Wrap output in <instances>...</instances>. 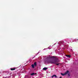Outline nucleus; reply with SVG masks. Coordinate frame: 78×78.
Masks as SVG:
<instances>
[{
    "mask_svg": "<svg viewBox=\"0 0 78 78\" xmlns=\"http://www.w3.org/2000/svg\"><path fill=\"white\" fill-rule=\"evenodd\" d=\"M15 70V68H14L13 69L12 68L11 69V70Z\"/></svg>",
    "mask_w": 78,
    "mask_h": 78,
    "instance_id": "nucleus-10",
    "label": "nucleus"
},
{
    "mask_svg": "<svg viewBox=\"0 0 78 78\" xmlns=\"http://www.w3.org/2000/svg\"><path fill=\"white\" fill-rule=\"evenodd\" d=\"M44 58L46 59H49L50 57H48V56H44Z\"/></svg>",
    "mask_w": 78,
    "mask_h": 78,
    "instance_id": "nucleus-3",
    "label": "nucleus"
},
{
    "mask_svg": "<svg viewBox=\"0 0 78 78\" xmlns=\"http://www.w3.org/2000/svg\"><path fill=\"white\" fill-rule=\"evenodd\" d=\"M34 65H32V68H34Z\"/></svg>",
    "mask_w": 78,
    "mask_h": 78,
    "instance_id": "nucleus-9",
    "label": "nucleus"
},
{
    "mask_svg": "<svg viewBox=\"0 0 78 78\" xmlns=\"http://www.w3.org/2000/svg\"><path fill=\"white\" fill-rule=\"evenodd\" d=\"M34 66L35 67H36V66H37V63L36 62H35L34 63Z\"/></svg>",
    "mask_w": 78,
    "mask_h": 78,
    "instance_id": "nucleus-7",
    "label": "nucleus"
},
{
    "mask_svg": "<svg viewBox=\"0 0 78 78\" xmlns=\"http://www.w3.org/2000/svg\"><path fill=\"white\" fill-rule=\"evenodd\" d=\"M43 70H45L47 69V68H43Z\"/></svg>",
    "mask_w": 78,
    "mask_h": 78,
    "instance_id": "nucleus-8",
    "label": "nucleus"
},
{
    "mask_svg": "<svg viewBox=\"0 0 78 78\" xmlns=\"http://www.w3.org/2000/svg\"><path fill=\"white\" fill-rule=\"evenodd\" d=\"M51 58L53 59V60H49L48 61L47 60L45 62H46V63H48V64H55L56 65L58 66L59 63H57L56 62H59V61H58V59L56 57H51Z\"/></svg>",
    "mask_w": 78,
    "mask_h": 78,
    "instance_id": "nucleus-1",
    "label": "nucleus"
},
{
    "mask_svg": "<svg viewBox=\"0 0 78 78\" xmlns=\"http://www.w3.org/2000/svg\"><path fill=\"white\" fill-rule=\"evenodd\" d=\"M66 56L67 58H70V55H66Z\"/></svg>",
    "mask_w": 78,
    "mask_h": 78,
    "instance_id": "nucleus-6",
    "label": "nucleus"
},
{
    "mask_svg": "<svg viewBox=\"0 0 78 78\" xmlns=\"http://www.w3.org/2000/svg\"><path fill=\"white\" fill-rule=\"evenodd\" d=\"M54 76H55V78H57V76H56V75H54L51 77L52 78H53Z\"/></svg>",
    "mask_w": 78,
    "mask_h": 78,
    "instance_id": "nucleus-4",
    "label": "nucleus"
},
{
    "mask_svg": "<svg viewBox=\"0 0 78 78\" xmlns=\"http://www.w3.org/2000/svg\"><path fill=\"white\" fill-rule=\"evenodd\" d=\"M68 73H69V71H67V72H66L64 74L61 73V75H62V76H64V75H66Z\"/></svg>",
    "mask_w": 78,
    "mask_h": 78,
    "instance_id": "nucleus-2",
    "label": "nucleus"
},
{
    "mask_svg": "<svg viewBox=\"0 0 78 78\" xmlns=\"http://www.w3.org/2000/svg\"><path fill=\"white\" fill-rule=\"evenodd\" d=\"M59 78H62V77H60Z\"/></svg>",
    "mask_w": 78,
    "mask_h": 78,
    "instance_id": "nucleus-11",
    "label": "nucleus"
},
{
    "mask_svg": "<svg viewBox=\"0 0 78 78\" xmlns=\"http://www.w3.org/2000/svg\"><path fill=\"white\" fill-rule=\"evenodd\" d=\"M31 75H36V73H32L31 74Z\"/></svg>",
    "mask_w": 78,
    "mask_h": 78,
    "instance_id": "nucleus-5",
    "label": "nucleus"
}]
</instances>
